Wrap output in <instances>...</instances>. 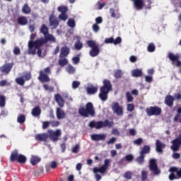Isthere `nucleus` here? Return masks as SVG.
Here are the masks:
<instances>
[{
  "mask_svg": "<svg viewBox=\"0 0 181 181\" xmlns=\"http://www.w3.org/2000/svg\"><path fill=\"white\" fill-rule=\"evenodd\" d=\"M90 138L92 139V141H105V139L107 138V136L105 134H92L90 136Z\"/></svg>",
  "mask_w": 181,
  "mask_h": 181,
  "instance_id": "nucleus-24",
  "label": "nucleus"
},
{
  "mask_svg": "<svg viewBox=\"0 0 181 181\" xmlns=\"http://www.w3.org/2000/svg\"><path fill=\"white\" fill-rule=\"evenodd\" d=\"M134 110H135V106L134 105V104L127 105V111H129V112H132Z\"/></svg>",
  "mask_w": 181,
  "mask_h": 181,
  "instance_id": "nucleus-60",
  "label": "nucleus"
},
{
  "mask_svg": "<svg viewBox=\"0 0 181 181\" xmlns=\"http://www.w3.org/2000/svg\"><path fill=\"white\" fill-rule=\"evenodd\" d=\"M88 126L90 128H95L96 129H101V128H105V127H107V128H111L112 127V124L110 123L109 119H105L104 122L103 121H91Z\"/></svg>",
  "mask_w": 181,
  "mask_h": 181,
  "instance_id": "nucleus-6",
  "label": "nucleus"
},
{
  "mask_svg": "<svg viewBox=\"0 0 181 181\" xmlns=\"http://www.w3.org/2000/svg\"><path fill=\"white\" fill-rule=\"evenodd\" d=\"M144 73L142 72V70L141 69H134L132 71V77H142Z\"/></svg>",
  "mask_w": 181,
  "mask_h": 181,
  "instance_id": "nucleus-31",
  "label": "nucleus"
},
{
  "mask_svg": "<svg viewBox=\"0 0 181 181\" xmlns=\"http://www.w3.org/2000/svg\"><path fill=\"white\" fill-rule=\"evenodd\" d=\"M17 23L21 26H26L28 24V18L26 16H20L17 18Z\"/></svg>",
  "mask_w": 181,
  "mask_h": 181,
  "instance_id": "nucleus-28",
  "label": "nucleus"
},
{
  "mask_svg": "<svg viewBox=\"0 0 181 181\" xmlns=\"http://www.w3.org/2000/svg\"><path fill=\"white\" fill-rule=\"evenodd\" d=\"M10 162H17L20 165H23V163H28L27 159H11Z\"/></svg>",
  "mask_w": 181,
  "mask_h": 181,
  "instance_id": "nucleus-41",
  "label": "nucleus"
},
{
  "mask_svg": "<svg viewBox=\"0 0 181 181\" xmlns=\"http://www.w3.org/2000/svg\"><path fill=\"white\" fill-rule=\"evenodd\" d=\"M43 45H37L35 41L30 40L28 42V54H33L35 56L36 54V50H37V54L38 57H42V49Z\"/></svg>",
  "mask_w": 181,
  "mask_h": 181,
  "instance_id": "nucleus-4",
  "label": "nucleus"
},
{
  "mask_svg": "<svg viewBox=\"0 0 181 181\" xmlns=\"http://www.w3.org/2000/svg\"><path fill=\"white\" fill-rule=\"evenodd\" d=\"M112 110L117 117H122L124 115V107L118 102H114L112 103Z\"/></svg>",
  "mask_w": 181,
  "mask_h": 181,
  "instance_id": "nucleus-10",
  "label": "nucleus"
},
{
  "mask_svg": "<svg viewBox=\"0 0 181 181\" xmlns=\"http://www.w3.org/2000/svg\"><path fill=\"white\" fill-rule=\"evenodd\" d=\"M10 159H26V156L19 154V151L15 149L11 152Z\"/></svg>",
  "mask_w": 181,
  "mask_h": 181,
  "instance_id": "nucleus-21",
  "label": "nucleus"
},
{
  "mask_svg": "<svg viewBox=\"0 0 181 181\" xmlns=\"http://www.w3.org/2000/svg\"><path fill=\"white\" fill-rule=\"evenodd\" d=\"M124 177L125 179L129 180L132 178V173L131 171H127L124 174Z\"/></svg>",
  "mask_w": 181,
  "mask_h": 181,
  "instance_id": "nucleus-54",
  "label": "nucleus"
},
{
  "mask_svg": "<svg viewBox=\"0 0 181 181\" xmlns=\"http://www.w3.org/2000/svg\"><path fill=\"white\" fill-rule=\"evenodd\" d=\"M58 64L61 66V67H64V66H67L69 64V60L66 58H60L58 61Z\"/></svg>",
  "mask_w": 181,
  "mask_h": 181,
  "instance_id": "nucleus-34",
  "label": "nucleus"
},
{
  "mask_svg": "<svg viewBox=\"0 0 181 181\" xmlns=\"http://www.w3.org/2000/svg\"><path fill=\"white\" fill-rule=\"evenodd\" d=\"M180 58V56H179V54H175L172 52H170L168 54V59L170 60V62H172L173 64L176 65L177 67H181V62L179 60V59Z\"/></svg>",
  "mask_w": 181,
  "mask_h": 181,
  "instance_id": "nucleus-12",
  "label": "nucleus"
},
{
  "mask_svg": "<svg viewBox=\"0 0 181 181\" xmlns=\"http://www.w3.org/2000/svg\"><path fill=\"white\" fill-rule=\"evenodd\" d=\"M105 43H107V44H112L114 43V37H109V38H106L105 40Z\"/></svg>",
  "mask_w": 181,
  "mask_h": 181,
  "instance_id": "nucleus-62",
  "label": "nucleus"
},
{
  "mask_svg": "<svg viewBox=\"0 0 181 181\" xmlns=\"http://www.w3.org/2000/svg\"><path fill=\"white\" fill-rule=\"evenodd\" d=\"M155 49H156V47H155V44H153V42L148 44L147 47L148 52H150V53H153V52H155Z\"/></svg>",
  "mask_w": 181,
  "mask_h": 181,
  "instance_id": "nucleus-40",
  "label": "nucleus"
},
{
  "mask_svg": "<svg viewBox=\"0 0 181 181\" xmlns=\"http://www.w3.org/2000/svg\"><path fill=\"white\" fill-rule=\"evenodd\" d=\"M68 18L67 13H62L59 16V19H60V21H67Z\"/></svg>",
  "mask_w": 181,
  "mask_h": 181,
  "instance_id": "nucleus-47",
  "label": "nucleus"
},
{
  "mask_svg": "<svg viewBox=\"0 0 181 181\" xmlns=\"http://www.w3.org/2000/svg\"><path fill=\"white\" fill-rule=\"evenodd\" d=\"M74 64H78L80 63V57H75L72 59Z\"/></svg>",
  "mask_w": 181,
  "mask_h": 181,
  "instance_id": "nucleus-63",
  "label": "nucleus"
},
{
  "mask_svg": "<svg viewBox=\"0 0 181 181\" xmlns=\"http://www.w3.org/2000/svg\"><path fill=\"white\" fill-rule=\"evenodd\" d=\"M171 144H173L170 147L172 151H173V152H177L181 146V134H179L175 139L173 140Z\"/></svg>",
  "mask_w": 181,
  "mask_h": 181,
  "instance_id": "nucleus-11",
  "label": "nucleus"
},
{
  "mask_svg": "<svg viewBox=\"0 0 181 181\" xmlns=\"http://www.w3.org/2000/svg\"><path fill=\"white\" fill-rule=\"evenodd\" d=\"M43 88L45 90V91H49V93H53V91H54V87L49 86L47 84H44Z\"/></svg>",
  "mask_w": 181,
  "mask_h": 181,
  "instance_id": "nucleus-43",
  "label": "nucleus"
},
{
  "mask_svg": "<svg viewBox=\"0 0 181 181\" xmlns=\"http://www.w3.org/2000/svg\"><path fill=\"white\" fill-rule=\"evenodd\" d=\"M88 94H95L98 91V86H94V85H90V86L86 88Z\"/></svg>",
  "mask_w": 181,
  "mask_h": 181,
  "instance_id": "nucleus-30",
  "label": "nucleus"
},
{
  "mask_svg": "<svg viewBox=\"0 0 181 181\" xmlns=\"http://www.w3.org/2000/svg\"><path fill=\"white\" fill-rule=\"evenodd\" d=\"M80 81H74L72 82V88H74V90H76V88H78V87H80Z\"/></svg>",
  "mask_w": 181,
  "mask_h": 181,
  "instance_id": "nucleus-50",
  "label": "nucleus"
},
{
  "mask_svg": "<svg viewBox=\"0 0 181 181\" xmlns=\"http://www.w3.org/2000/svg\"><path fill=\"white\" fill-rule=\"evenodd\" d=\"M175 101V98L170 95L165 96V104L168 105V107H173V103Z\"/></svg>",
  "mask_w": 181,
  "mask_h": 181,
  "instance_id": "nucleus-25",
  "label": "nucleus"
},
{
  "mask_svg": "<svg viewBox=\"0 0 181 181\" xmlns=\"http://www.w3.org/2000/svg\"><path fill=\"white\" fill-rule=\"evenodd\" d=\"M40 162V159H28L27 161V165H32L35 166V165H37Z\"/></svg>",
  "mask_w": 181,
  "mask_h": 181,
  "instance_id": "nucleus-37",
  "label": "nucleus"
},
{
  "mask_svg": "<svg viewBox=\"0 0 181 181\" xmlns=\"http://www.w3.org/2000/svg\"><path fill=\"white\" fill-rule=\"evenodd\" d=\"M108 166H110V160H105L104 165H102L100 168L95 167L93 168V173H105L107 172V169H108Z\"/></svg>",
  "mask_w": 181,
  "mask_h": 181,
  "instance_id": "nucleus-13",
  "label": "nucleus"
},
{
  "mask_svg": "<svg viewBox=\"0 0 181 181\" xmlns=\"http://www.w3.org/2000/svg\"><path fill=\"white\" fill-rule=\"evenodd\" d=\"M122 71L117 69L115 71V78H121V77H122Z\"/></svg>",
  "mask_w": 181,
  "mask_h": 181,
  "instance_id": "nucleus-46",
  "label": "nucleus"
},
{
  "mask_svg": "<svg viewBox=\"0 0 181 181\" xmlns=\"http://www.w3.org/2000/svg\"><path fill=\"white\" fill-rule=\"evenodd\" d=\"M103 86L100 88V93L98 95L101 101H107L108 100V94L112 90V84L108 79L103 80Z\"/></svg>",
  "mask_w": 181,
  "mask_h": 181,
  "instance_id": "nucleus-2",
  "label": "nucleus"
},
{
  "mask_svg": "<svg viewBox=\"0 0 181 181\" xmlns=\"http://www.w3.org/2000/svg\"><path fill=\"white\" fill-rule=\"evenodd\" d=\"M174 122H179L181 124V115L177 113L173 119Z\"/></svg>",
  "mask_w": 181,
  "mask_h": 181,
  "instance_id": "nucleus-48",
  "label": "nucleus"
},
{
  "mask_svg": "<svg viewBox=\"0 0 181 181\" xmlns=\"http://www.w3.org/2000/svg\"><path fill=\"white\" fill-rule=\"evenodd\" d=\"M50 125L52 127V128H57V127L60 125V122L59 121L52 120L50 121Z\"/></svg>",
  "mask_w": 181,
  "mask_h": 181,
  "instance_id": "nucleus-52",
  "label": "nucleus"
},
{
  "mask_svg": "<svg viewBox=\"0 0 181 181\" xmlns=\"http://www.w3.org/2000/svg\"><path fill=\"white\" fill-rule=\"evenodd\" d=\"M101 23H103V17H100V16L97 17L95 18V24L96 25H100Z\"/></svg>",
  "mask_w": 181,
  "mask_h": 181,
  "instance_id": "nucleus-64",
  "label": "nucleus"
},
{
  "mask_svg": "<svg viewBox=\"0 0 181 181\" xmlns=\"http://www.w3.org/2000/svg\"><path fill=\"white\" fill-rule=\"evenodd\" d=\"M59 12H61V13H67L69 12V7L66 6H60L57 8Z\"/></svg>",
  "mask_w": 181,
  "mask_h": 181,
  "instance_id": "nucleus-36",
  "label": "nucleus"
},
{
  "mask_svg": "<svg viewBox=\"0 0 181 181\" xmlns=\"http://www.w3.org/2000/svg\"><path fill=\"white\" fill-rule=\"evenodd\" d=\"M35 141H39L40 142H47V139H49V136L47 133L37 134L35 136Z\"/></svg>",
  "mask_w": 181,
  "mask_h": 181,
  "instance_id": "nucleus-17",
  "label": "nucleus"
},
{
  "mask_svg": "<svg viewBox=\"0 0 181 181\" xmlns=\"http://www.w3.org/2000/svg\"><path fill=\"white\" fill-rule=\"evenodd\" d=\"M13 67V63H6L0 67V71L1 73H4V74H9Z\"/></svg>",
  "mask_w": 181,
  "mask_h": 181,
  "instance_id": "nucleus-15",
  "label": "nucleus"
},
{
  "mask_svg": "<svg viewBox=\"0 0 181 181\" xmlns=\"http://www.w3.org/2000/svg\"><path fill=\"white\" fill-rule=\"evenodd\" d=\"M25 121L26 116H25V115L20 114L17 117V122H18V124H25Z\"/></svg>",
  "mask_w": 181,
  "mask_h": 181,
  "instance_id": "nucleus-35",
  "label": "nucleus"
},
{
  "mask_svg": "<svg viewBox=\"0 0 181 181\" xmlns=\"http://www.w3.org/2000/svg\"><path fill=\"white\" fill-rule=\"evenodd\" d=\"M47 132L48 134L49 139L52 142H57L59 138L62 136V130L59 129H57L55 131L53 129H48Z\"/></svg>",
  "mask_w": 181,
  "mask_h": 181,
  "instance_id": "nucleus-8",
  "label": "nucleus"
},
{
  "mask_svg": "<svg viewBox=\"0 0 181 181\" xmlns=\"http://www.w3.org/2000/svg\"><path fill=\"white\" fill-rule=\"evenodd\" d=\"M92 29L93 30V32H95V33H97L98 32L100 31V26L98 25V24H93L92 26Z\"/></svg>",
  "mask_w": 181,
  "mask_h": 181,
  "instance_id": "nucleus-58",
  "label": "nucleus"
},
{
  "mask_svg": "<svg viewBox=\"0 0 181 181\" xmlns=\"http://www.w3.org/2000/svg\"><path fill=\"white\" fill-rule=\"evenodd\" d=\"M79 151H80V144H76L75 145V146L72 148L73 153H78Z\"/></svg>",
  "mask_w": 181,
  "mask_h": 181,
  "instance_id": "nucleus-53",
  "label": "nucleus"
},
{
  "mask_svg": "<svg viewBox=\"0 0 181 181\" xmlns=\"http://www.w3.org/2000/svg\"><path fill=\"white\" fill-rule=\"evenodd\" d=\"M13 52L16 56H19V54H21V49L19 47H15Z\"/></svg>",
  "mask_w": 181,
  "mask_h": 181,
  "instance_id": "nucleus-57",
  "label": "nucleus"
},
{
  "mask_svg": "<svg viewBox=\"0 0 181 181\" xmlns=\"http://www.w3.org/2000/svg\"><path fill=\"white\" fill-rule=\"evenodd\" d=\"M47 172H50V169H56L57 168V162L52 160L45 165Z\"/></svg>",
  "mask_w": 181,
  "mask_h": 181,
  "instance_id": "nucleus-27",
  "label": "nucleus"
},
{
  "mask_svg": "<svg viewBox=\"0 0 181 181\" xmlns=\"http://www.w3.org/2000/svg\"><path fill=\"white\" fill-rule=\"evenodd\" d=\"M70 54V48L67 46L62 47L59 54V59L67 57Z\"/></svg>",
  "mask_w": 181,
  "mask_h": 181,
  "instance_id": "nucleus-20",
  "label": "nucleus"
},
{
  "mask_svg": "<svg viewBox=\"0 0 181 181\" xmlns=\"http://www.w3.org/2000/svg\"><path fill=\"white\" fill-rule=\"evenodd\" d=\"M67 25L69 28H76V21H74V19L69 18Z\"/></svg>",
  "mask_w": 181,
  "mask_h": 181,
  "instance_id": "nucleus-44",
  "label": "nucleus"
},
{
  "mask_svg": "<svg viewBox=\"0 0 181 181\" xmlns=\"http://www.w3.org/2000/svg\"><path fill=\"white\" fill-rule=\"evenodd\" d=\"M126 97L127 98L128 103H132V101H134V97L132 96V95H131V93L127 92Z\"/></svg>",
  "mask_w": 181,
  "mask_h": 181,
  "instance_id": "nucleus-49",
  "label": "nucleus"
},
{
  "mask_svg": "<svg viewBox=\"0 0 181 181\" xmlns=\"http://www.w3.org/2000/svg\"><path fill=\"white\" fill-rule=\"evenodd\" d=\"M22 12L23 13H25V15H29L30 12H32V10L30 9V7L28 4H25L22 8Z\"/></svg>",
  "mask_w": 181,
  "mask_h": 181,
  "instance_id": "nucleus-33",
  "label": "nucleus"
},
{
  "mask_svg": "<svg viewBox=\"0 0 181 181\" xmlns=\"http://www.w3.org/2000/svg\"><path fill=\"white\" fill-rule=\"evenodd\" d=\"M50 74H52V70H50V67H47L44 69L43 71H40L38 80L40 81L41 83H49V81H50V78H49Z\"/></svg>",
  "mask_w": 181,
  "mask_h": 181,
  "instance_id": "nucleus-7",
  "label": "nucleus"
},
{
  "mask_svg": "<svg viewBox=\"0 0 181 181\" xmlns=\"http://www.w3.org/2000/svg\"><path fill=\"white\" fill-rule=\"evenodd\" d=\"M40 30V33L44 35V38L43 37H41L40 38H37L36 40H35L34 43H35L37 46H41V45H46V43H48V42H51L52 43H56V37H54L53 35L49 33V28H47V25H46V24H42Z\"/></svg>",
  "mask_w": 181,
  "mask_h": 181,
  "instance_id": "nucleus-1",
  "label": "nucleus"
},
{
  "mask_svg": "<svg viewBox=\"0 0 181 181\" xmlns=\"http://www.w3.org/2000/svg\"><path fill=\"white\" fill-rule=\"evenodd\" d=\"M5 104H6V97L0 94V107H5Z\"/></svg>",
  "mask_w": 181,
  "mask_h": 181,
  "instance_id": "nucleus-39",
  "label": "nucleus"
},
{
  "mask_svg": "<svg viewBox=\"0 0 181 181\" xmlns=\"http://www.w3.org/2000/svg\"><path fill=\"white\" fill-rule=\"evenodd\" d=\"M54 98L58 105H59L61 107H64V99H63L60 94H56L54 95Z\"/></svg>",
  "mask_w": 181,
  "mask_h": 181,
  "instance_id": "nucleus-26",
  "label": "nucleus"
},
{
  "mask_svg": "<svg viewBox=\"0 0 181 181\" xmlns=\"http://www.w3.org/2000/svg\"><path fill=\"white\" fill-rule=\"evenodd\" d=\"M122 42V39H121V37H117L115 40L113 39V45L115 46H117V45H119Z\"/></svg>",
  "mask_w": 181,
  "mask_h": 181,
  "instance_id": "nucleus-56",
  "label": "nucleus"
},
{
  "mask_svg": "<svg viewBox=\"0 0 181 181\" xmlns=\"http://www.w3.org/2000/svg\"><path fill=\"white\" fill-rule=\"evenodd\" d=\"M133 144L134 145H137L138 146H140V145H142V144H144V139L139 138V139L133 141Z\"/></svg>",
  "mask_w": 181,
  "mask_h": 181,
  "instance_id": "nucleus-45",
  "label": "nucleus"
},
{
  "mask_svg": "<svg viewBox=\"0 0 181 181\" xmlns=\"http://www.w3.org/2000/svg\"><path fill=\"white\" fill-rule=\"evenodd\" d=\"M110 13L112 18H119V14H115V9H114V8L110 9Z\"/></svg>",
  "mask_w": 181,
  "mask_h": 181,
  "instance_id": "nucleus-51",
  "label": "nucleus"
},
{
  "mask_svg": "<svg viewBox=\"0 0 181 181\" xmlns=\"http://www.w3.org/2000/svg\"><path fill=\"white\" fill-rule=\"evenodd\" d=\"M133 2L134 8L136 11H142L145 6L144 0H131Z\"/></svg>",
  "mask_w": 181,
  "mask_h": 181,
  "instance_id": "nucleus-16",
  "label": "nucleus"
},
{
  "mask_svg": "<svg viewBox=\"0 0 181 181\" xmlns=\"http://www.w3.org/2000/svg\"><path fill=\"white\" fill-rule=\"evenodd\" d=\"M56 116L57 119H64L66 118V112L60 107L56 108Z\"/></svg>",
  "mask_w": 181,
  "mask_h": 181,
  "instance_id": "nucleus-23",
  "label": "nucleus"
},
{
  "mask_svg": "<svg viewBox=\"0 0 181 181\" xmlns=\"http://www.w3.org/2000/svg\"><path fill=\"white\" fill-rule=\"evenodd\" d=\"M33 117H39L40 114H42V109H40V106H35L31 112Z\"/></svg>",
  "mask_w": 181,
  "mask_h": 181,
  "instance_id": "nucleus-29",
  "label": "nucleus"
},
{
  "mask_svg": "<svg viewBox=\"0 0 181 181\" xmlns=\"http://www.w3.org/2000/svg\"><path fill=\"white\" fill-rule=\"evenodd\" d=\"M23 78H25V81H29V80H30V78H32V75L30 74V73H26L23 75Z\"/></svg>",
  "mask_w": 181,
  "mask_h": 181,
  "instance_id": "nucleus-59",
  "label": "nucleus"
},
{
  "mask_svg": "<svg viewBox=\"0 0 181 181\" xmlns=\"http://www.w3.org/2000/svg\"><path fill=\"white\" fill-rule=\"evenodd\" d=\"M86 45H88V47H90L91 49L89 52L90 57H97V56L100 54V47L95 41L91 40H88L86 42Z\"/></svg>",
  "mask_w": 181,
  "mask_h": 181,
  "instance_id": "nucleus-5",
  "label": "nucleus"
},
{
  "mask_svg": "<svg viewBox=\"0 0 181 181\" xmlns=\"http://www.w3.org/2000/svg\"><path fill=\"white\" fill-rule=\"evenodd\" d=\"M49 127H50V122L49 121L42 122V129H47Z\"/></svg>",
  "mask_w": 181,
  "mask_h": 181,
  "instance_id": "nucleus-55",
  "label": "nucleus"
},
{
  "mask_svg": "<svg viewBox=\"0 0 181 181\" xmlns=\"http://www.w3.org/2000/svg\"><path fill=\"white\" fill-rule=\"evenodd\" d=\"M147 178H148V173H146V171H145V170H143L141 172V179H142V180H145Z\"/></svg>",
  "mask_w": 181,
  "mask_h": 181,
  "instance_id": "nucleus-61",
  "label": "nucleus"
},
{
  "mask_svg": "<svg viewBox=\"0 0 181 181\" xmlns=\"http://www.w3.org/2000/svg\"><path fill=\"white\" fill-rule=\"evenodd\" d=\"M146 112L148 117H153V115H160L162 114V108L158 106H150L146 109Z\"/></svg>",
  "mask_w": 181,
  "mask_h": 181,
  "instance_id": "nucleus-9",
  "label": "nucleus"
},
{
  "mask_svg": "<svg viewBox=\"0 0 181 181\" xmlns=\"http://www.w3.org/2000/svg\"><path fill=\"white\" fill-rule=\"evenodd\" d=\"M166 148V144H163L160 140H156V151L158 153H163V149Z\"/></svg>",
  "mask_w": 181,
  "mask_h": 181,
  "instance_id": "nucleus-19",
  "label": "nucleus"
},
{
  "mask_svg": "<svg viewBox=\"0 0 181 181\" xmlns=\"http://www.w3.org/2000/svg\"><path fill=\"white\" fill-rule=\"evenodd\" d=\"M139 153L140 156L138 157V159H145L146 155H148V153H151V146L148 145L144 146Z\"/></svg>",
  "mask_w": 181,
  "mask_h": 181,
  "instance_id": "nucleus-14",
  "label": "nucleus"
},
{
  "mask_svg": "<svg viewBox=\"0 0 181 181\" xmlns=\"http://www.w3.org/2000/svg\"><path fill=\"white\" fill-rule=\"evenodd\" d=\"M49 21L50 26H52L53 29H57V26H59V20L55 18L54 15L52 14L49 16Z\"/></svg>",
  "mask_w": 181,
  "mask_h": 181,
  "instance_id": "nucleus-22",
  "label": "nucleus"
},
{
  "mask_svg": "<svg viewBox=\"0 0 181 181\" xmlns=\"http://www.w3.org/2000/svg\"><path fill=\"white\" fill-rule=\"evenodd\" d=\"M79 115L88 118V117H95V110H94V105L91 102L86 103V107H80L78 110Z\"/></svg>",
  "mask_w": 181,
  "mask_h": 181,
  "instance_id": "nucleus-3",
  "label": "nucleus"
},
{
  "mask_svg": "<svg viewBox=\"0 0 181 181\" xmlns=\"http://www.w3.org/2000/svg\"><path fill=\"white\" fill-rule=\"evenodd\" d=\"M16 83H17L18 86H25V79H23V77L16 78Z\"/></svg>",
  "mask_w": 181,
  "mask_h": 181,
  "instance_id": "nucleus-42",
  "label": "nucleus"
},
{
  "mask_svg": "<svg viewBox=\"0 0 181 181\" xmlns=\"http://www.w3.org/2000/svg\"><path fill=\"white\" fill-rule=\"evenodd\" d=\"M150 170H153L156 175L160 173V170L158 169V165H156V160H150Z\"/></svg>",
  "mask_w": 181,
  "mask_h": 181,
  "instance_id": "nucleus-18",
  "label": "nucleus"
},
{
  "mask_svg": "<svg viewBox=\"0 0 181 181\" xmlns=\"http://www.w3.org/2000/svg\"><path fill=\"white\" fill-rule=\"evenodd\" d=\"M78 40L75 42L74 47L76 50H81L83 49V42H80V36H76Z\"/></svg>",
  "mask_w": 181,
  "mask_h": 181,
  "instance_id": "nucleus-32",
  "label": "nucleus"
},
{
  "mask_svg": "<svg viewBox=\"0 0 181 181\" xmlns=\"http://www.w3.org/2000/svg\"><path fill=\"white\" fill-rule=\"evenodd\" d=\"M66 71L69 74H74V73H76V68H74L71 64H69L66 67Z\"/></svg>",
  "mask_w": 181,
  "mask_h": 181,
  "instance_id": "nucleus-38",
  "label": "nucleus"
}]
</instances>
